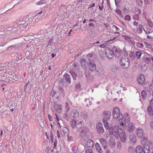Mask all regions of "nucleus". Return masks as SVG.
I'll list each match as a JSON object with an SVG mask.
<instances>
[{
	"label": "nucleus",
	"mask_w": 153,
	"mask_h": 153,
	"mask_svg": "<svg viewBox=\"0 0 153 153\" xmlns=\"http://www.w3.org/2000/svg\"><path fill=\"white\" fill-rule=\"evenodd\" d=\"M113 29H115V30L117 31H119V28L117 27L115 25H114L113 26Z\"/></svg>",
	"instance_id": "nucleus-57"
},
{
	"label": "nucleus",
	"mask_w": 153,
	"mask_h": 153,
	"mask_svg": "<svg viewBox=\"0 0 153 153\" xmlns=\"http://www.w3.org/2000/svg\"><path fill=\"white\" fill-rule=\"evenodd\" d=\"M121 119H123L124 120H126L127 121H130V116L127 113H125L123 117Z\"/></svg>",
	"instance_id": "nucleus-24"
},
{
	"label": "nucleus",
	"mask_w": 153,
	"mask_h": 153,
	"mask_svg": "<svg viewBox=\"0 0 153 153\" xmlns=\"http://www.w3.org/2000/svg\"><path fill=\"white\" fill-rule=\"evenodd\" d=\"M130 141L133 144L135 143L137 141L136 136L133 135H131L130 137Z\"/></svg>",
	"instance_id": "nucleus-25"
},
{
	"label": "nucleus",
	"mask_w": 153,
	"mask_h": 153,
	"mask_svg": "<svg viewBox=\"0 0 153 153\" xmlns=\"http://www.w3.org/2000/svg\"><path fill=\"white\" fill-rule=\"evenodd\" d=\"M96 127L97 130L99 133H102L104 132V130L102 123H98L96 126Z\"/></svg>",
	"instance_id": "nucleus-15"
},
{
	"label": "nucleus",
	"mask_w": 153,
	"mask_h": 153,
	"mask_svg": "<svg viewBox=\"0 0 153 153\" xmlns=\"http://www.w3.org/2000/svg\"><path fill=\"white\" fill-rule=\"evenodd\" d=\"M58 89L62 93V95L63 97H64L65 96V94L64 92H63L64 89L62 87H58Z\"/></svg>",
	"instance_id": "nucleus-41"
},
{
	"label": "nucleus",
	"mask_w": 153,
	"mask_h": 153,
	"mask_svg": "<svg viewBox=\"0 0 153 153\" xmlns=\"http://www.w3.org/2000/svg\"><path fill=\"white\" fill-rule=\"evenodd\" d=\"M89 25L90 27H93L95 26V25H94V24L92 23H90L89 24Z\"/></svg>",
	"instance_id": "nucleus-63"
},
{
	"label": "nucleus",
	"mask_w": 153,
	"mask_h": 153,
	"mask_svg": "<svg viewBox=\"0 0 153 153\" xmlns=\"http://www.w3.org/2000/svg\"><path fill=\"white\" fill-rule=\"evenodd\" d=\"M61 135L62 136L66 135H68L69 133V130L68 129L65 127H63L61 129V130L60 131Z\"/></svg>",
	"instance_id": "nucleus-17"
},
{
	"label": "nucleus",
	"mask_w": 153,
	"mask_h": 153,
	"mask_svg": "<svg viewBox=\"0 0 153 153\" xmlns=\"http://www.w3.org/2000/svg\"><path fill=\"white\" fill-rule=\"evenodd\" d=\"M144 44L146 48H150L151 47V45L147 43L146 42H144Z\"/></svg>",
	"instance_id": "nucleus-45"
},
{
	"label": "nucleus",
	"mask_w": 153,
	"mask_h": 153,
	"mask_svg": "<svg viewBox=\"0 0 153 153\" xmlns=\"http://www.w3.org/2000/svg\"><path fill=\"white\" fill-rule=\"evenodd\" d=\"M135 54L137 58L139 59L142 53L141 52L137 51L135 52Z\"/></svg>",
	"instance_id": "nucleus-39"
},
{
	"label": "nucleus",
	"mask_w": 153,
	"mask_h": 153,
	"mask_svg": "<svg viewBox=\"0 0 153 153\" xmlns=\"http://www.w3.org/2000/svg\"><path fill=\"white\" fill-rule=\"evenodd\" d=\"M121 66L124 68H127L129 66L130 62L127 58H122L120 59Z\"/></svg>",
	"instance_id": "nucleus-3"
},
{
	"label": "nucleus",
	"mask_w": 153,
	"mask_h": 153,
	"mask_svg": "<svg viewBox=\"0 0 153 153\" xmlns=\"http://www.w3.org/2000/svg\"><path fill=\"white\" fill-rule=\"evenodd\" d=\"M85 153H93L91 149H86L85 151Z\"/></svg>",
	"instance_id": "nucleus-49"
},
{
	"label": "nucleus",
	"mask_w": 153,
	"mask_h": 153,
	"mask_svg": "<svg viewBox=\"0 0 153 153\" xmlns=\"http://www.w3.org/2000/svg\"><path fill=\"white\" fill-rule=\"evenodd\" d=\"M150 125L151 127L153 128V121H151L150 123Z\"/></svg>",
	"instance_id": "nucleus-60"
},
{
	"label": "nucleus",
	"mask_w": 153,
	"mask_h": 153,
	"mask_svg": "<svg viewBox=\"0 0 153 153\" xmlns=\"http://www.w3.org/2000/svg\"><path fill=\"white\" fill-rule=\"evenodd\" d=\"M108 120H107V119H103L102 120V122L103 123L104 126L106 130L108 129L109 127L108 126V123L107 121Z\"/></svg>",
	"instance_id": "nucleus-27"
},
{
	"label": "nucleus",
	"mask_w": 153,
	"mask_h": 153,
	"mask_svg": "<svg viewBox=\"0 0 153 153\" xmlns=\"http://www.w3.org/2000/svg\"><path fill=\"white\" fill-rule=\"evenodd\" d=\"M113 51L116 57H118L121 54V50L115 46L113 47Z\"/></svg>",
	"instance_id": "nucleus-11"
},
{
	"label": "nucleus",
	"mask_w": 153,
	"mask_h": 153,
	"mask_svg": "<svg viewBox=\"0 0 153 153\" xmlns=\"http://www.w3.org/2000/svg\"><path fill=\"white\" fill-rule=\"evenodd\" d=\"M95 54L94 53H91L88 54L87 55V57L88 59H91L93 58Z\"/></svg>",
	"instance_id": "nucleus-38"
},
{
	"label": "nucleus",
	"mask_w": 153,
	"mask_h": 153,
	"mask_svg": "<svg viewBox=\"0 0 153 153\" xmlns=\"http://www.w3.org/2000/svg\"><path fill=\"white\" fill-rule=\"evenodd\" d=\"M105 54L106 56L109 59L112 58L114 56V52L111 49L107 48L105 50Z\"/></svg>",
	"instance_id": "nucleus-6"
},
{
	"label": "nucleus",
	"mask_w": 153,
	"mask_h": 153,
	"mask_svg": "<svg viewBox=\"0 0 153 153\" xmlns=\"http://www.w3.org/2000/svg\"><path fill=\"white\" fill-rule=\"evenodd\" d=\"M147 34H149L152 32V30L151 29H148L147 28L146 30H144Z\"/></svg>",
	"instance_id": "nucleus-42"
},
{
	"label": "nucleus",
	"mask_w": 153,
	"mask_h": 153,
	"mask_svg": "<svg viewBox=\"0 0 153 153\" xmlns=\"http://www.w3.org/2000/svg\"><path fill=\"white\" fill-rule=\"evenodd\" d=\"M136 3L140 7L143 5V0H136Z\"/></svg>",
	"instance_id": "nucleus-37"
},
{
	"label": "nucleus",
	"mask_w": 153,
	"mask_h": 153,
	"mask_svg": "<svg viewBox=\"0 0 153 153\" xmlns=\"http://www.w3.org/2000/svg\"><path fill=\"white\" fill-rule=\"evenodd\" d=\"M115 3L116 5L117 6V5H119V4L121 3V0H115Z\"/></svg>",
	"instance_id": "nucleus-47"
},
{
	"label": "nucleus",
	"mask_w": 153,
	"mask_h": 153,
	"mask_svg": "<svg viewBox=\"0 0 153 153\" xmlns=\"http://www.w3.org/2000/svg\"><path fill=\"white\" fill-rule=\"evenodd\" d=\"M65 105L66 111L67 112H69L70 110V107L69 106V103L68 102H66L65 104Z\"/></svg>",
	"instance_id": "nucleus-36"
},
{
	"label": "nucleus",
	"mask_w": 153,
	"mask_h": 153,
	"mask_svg": "<svg viewBox=\"0 0 153 153\" xmlns=\"http://www.w3.org/2000/svg\"><path fill=\"white\" fill-rule=\"evenodd\" d=\"M81 64L84 69L88 67V63L86 62V60L85 59H82L80 60Z\"/></svg>",
	"instance_id": "nucleus-22"
},
{
	"label": "nucleus",
	"mask_w": 153,
	"mask_h": 153,
	"mask_svg": "<svg viewBox=\"0 0 153 153\" xmlns=\"http://www.w3.org/2000/svg\"><path fill=\"white\" fill-rule=\"evenodd\" d=\"M67 137V140L68 141H70L72 139V138L71 136H69V134L68 135H66Z\"/></svg>",
	"instance_id": "nucleus-52"
},
{
	"label": "nucleus",
	"mask_w": 153,
	"mask_h": 153,
	"mask_svg": "<svg viewBox=\"0 0 153 153\" xmlns=\"http://www.w3.org/2000/svg\"><path fill=\"white\" fill-rule=\"evenodd\" d=\"M145 151H147L146 148H144V149L140 145L137 146L135 148V152L136 153H143Z\"/></svg>",
	"instance_id": "nucleus-13"
},
{
	"label": "nucleus",
	"mask_w": 153,
	"mask_h": 153,
	"mask_svg": "<svg viewBox=\"0 0 153 153\" xmlns=\"http://www.w3.org/2000/svg\"><path fill=\"white\" fill-rule=\"evenodd\" d=\"M135 128V127L132 123H129L127 126V131L129 132H132L134 131Z\"/></svg>",
	"instance_id": "nucleus-18"
},
{
	"label": "nucleus",
	"mask_w": 153,
	"mask_h": 153,
	"mask_svg": "<svg viewBox=\"0 0 153 153\" xmlns=\"http://www.w3.org/2000/svg\"><path fill=\"white\" fill-rule=\"evenodd\" d=\"M109 144L111 147L114 148L115 147V146L116 145V143L115 140L113 137H111L110 138L109 141Z\"/></svg>",
	"instance_id": "nucleus-23"
},
{
	"label": "nucleus",
	"mask_w": 153,
	"mask_h": 153,
	"mask_svg": "<svg viewBox=\"0 0 153 153\" xmlns=\"http://www.w3.org/2000/svg\"><path fill=\"white\" fill-rule=\"evenodd\" d=\"M100 141L102 144V146L104 149H106L107 148L108 143L105 139L102 138L100 139Z\"/></svg>",
	"instance_id": "nucleus-21"
},
{
	"label": "nucleus",
	"mask_w": 153,
	"mask_h": 153,
	"mask_svg": "<svg viewBox=\"0 0 153 153\" xmlns=\"http://www.w3.org/2000/svg\"><path fill=\"white\" fill-rule=\"evenodd\" d=\"M48 117L49 118V120L50 121H51L53 120L52 117L51 116L50 114H48Z\"/></svg>",
	"instance_id": "nucleus-56"
},
{
	"label": "nucleus",
	"mask_w": 153,
	"mask_h": 153,
	"mask_svg": "<svg viewBox=\"0 0 153 153\" xmlns=\"http://www.w3.org/2000/svg\"><path fill=\"white\" fill-rule=\"evenodd\" d=\"M143 61L147 63H149L151 62V59L149 57H144L143 58Z\"/></svg>",
	"instance_id": "nucleus-31"
},
{
	"label": "nucleus",
	"mask_w": 153,
	"mask_h": 153,
	"mask_svg": "<svg viewBox=\"0 0 153 153\" xmlns=\"http://www.w3.org/2000/svg\"><path fill=\"white\" fill-rule=\"evenodd\" d=\"M110 135H114L115 138L118 137L119 131L117 126H115L114 127L112 125L109 126L108 129Z\"/></svg>",
	"instance_id": "nucleus-1"
},
{
	"label": "nucleus",
	"mask_w": 153,
	"mask_h": 153,
	"mask_svg": "<svg viewBox=\"0 0 153 153\" xmlns=\"http://www.w3.org/2000/svg\"><path fill=\"white\" fill-rule=\"evenodd\" d=\"M136 135L138 138H140L145 135L144 134L143 130L140 128H138L135 131Z\"/></svg>",
	"instance_id": "nucleus-7"
},
{
	"label": "nucleus",
	"mask_w": 153,
	"mask_h": 153,
	"mask_svg": "<svg viewBox=\"0 0 153 153\" xmlns=\"http://www.w3.org/2000/svg\"><path fill=\"white\" fill-rule=\"evenodd\" d=\"M72 151L74 153H77V151L76 149V147H74L72 149Z\"/></svg>",
	"instance_id": "nucleus-53"
},
{
	"label": "nucleus",
	"mask_w": 153,
	"mask_h": 153,
	"mask_svg": "<svg viewBox=\"0 0 153 153\" xmlns=\"http://www.w3.org/2000/svg\"><path fill=\"white\" fill-rule=\"evenodd\" d=\"M122 114L120 113V109L118 107H116L113 108L112 115L114 118L117 119Z\"/></svg>",
	"instance_id": "nucleus-4"
},
{
	"label": "nucleus",
	"mask_w": 153,
	"mask_h": 153,
	"mask_svg": "<svg viewBox=\"0 0 153 153\" xmlns=\"http://www.w3.org/2000/svg\"><path fill=\"white\" fill-rule=\"evenodd\" d=\"M140 138L141 139L140 140V142L141 143L142 145H143V147L145 148H146V150H147L148 152H149L150 150L149 147L146 144V143L148 141V138L147 136L145 135Z\"/></svg>",
	"instance_id": "nucleus-2"
},
{
	"label": "nucleus",
	"mask_w": 153,
	"mask_h": 153,
	"mask_svg": "<svg viewBox=\"0 0 153 153\" xmlns=\"http://www.w3.org/2000/svg\"><path fill=\"white\" fill-rule=\"evenodd\" d=\"M55 115L56 116V120H57V123L58 124V125L59 126V128H61V126L60 125V123L59 122V120H60L61 119H60V117H59L57 115V114L55 113Z\"/></svg>",
	"instance_id": "nucleus-34"
},
{
	"label": "nucleus",
	"mask_w": 153,
	"mask_h": 153,
	"mask_svg": "<svg viewBox=\"0 0 153 153\" xmlns=\"http://www.w3.org/2000/svg\"><path fill=\"white\" fill-rule=\"evenodd\" d=\"M54 107L57 113L59 114L61 113L62 106L60 104L55 102L54 103Z\"/></svg>",
	"instance_id": "nucleus-9"
},
{
	"label": "nucleus",
	"mask_w": 153,
	"mask_h": 153,
	"mask_svg": "<svg viewBox=\"0 0 153 153\" xmlns=\"http://www.w3.org/2000/svg\"><path fill=\"white\" fill-rule=\"evenodd\" d=\"M133 150V148L131 147H129L128 149V152H129L130 151H132Z\"/></svg>",
	"instance_id": "nucleus-61"
},
{
	"label": "nucleus",
	"mask_w": 153,
	"mask_h": 153,
	"mask_svg": "<svg viewBox=\"0 0 153 153\" xmlns=\"http://www.w3.org/2000/svg\"><path fill=\"white\" fill-rule=\"evenodd\" d=\"M57 136L58 137V138H60L61 137V136H61V135H60V133H59V130H58L57 131Z\"/></svg>",
	"instance_id": "nucleus-55"
},
{
	"label": "nucleus",
	"mask_w": 153,
	"mask_h": 153,
	"mask_svg": "<svg viewBox=\"0 0 153 153\" xmlns=\"http://www.w3.org/2000/svg\"><path fill=\"white\" fill-rule=\"evenodd\" d=\"M138 47L139 48H143L144 45L143 44L141 43H138L137 44Z\"/></svg>",
	"instance_id": "nucleus-44"
},
{
	"label": "nucleus",
	"mask_w": 153,
	"mask_h": 153,
	"mask_svg": "<svg viewBox=\"0 0 153 153\" xmlns=\"http://www.w3.org/2000/svg\"><path fill=\"white\" fill-rule=\"evenodd\" d=\"M71 116L74 119L77 118L79 116L78 112L75 109L72 110L71 111Z\"/></svg>",
	"instance_id": "nucleus-20"
},
{
	"label": "nucleus",
	"mask_w": 153,
	"mask_h": 153,
	"mask_svg": "<svg viewBox=\"0 0 153 153\" xmlns=\"http://www.w3.org/2000/svg\"><path fill=\"white\" fill-rule=\"evenodd\" d=\"M118 137H120L121 141L124 143L126 139V135L125 132L122 131L120 132V134H118Z\"/></svg>",
	"instance_id": "nucleus-14"
},
{
	"label": "nucleus",
	"mask_w": 153,
	"mask_h": 153,
	"mask_svg": "<svg viewBox=\"0 0 153 153\" xmlns=\"http://www.w3.org/2000/svg\"><path fill=\"white\" fill-rule=\"evenodd\" d=\"M46 1L45 0H41L36 2V5H39L46 4Z\"/></svg>",
	"instance_id": "nucleus-33"
},
{
	"label": "nucleus",
	"mask_w": 153,
	"mask_h": 153,
	"mask_svg": "<svg viewBox=\"0 0 153 153\" xmlns=\"http://www.w3.org/2000/svg\"><path fill=\"white\" fill-rule=\"evenodd\" d=\"M150 105H153V98L151 100L150 102Z\"/></svg>",
	"instance_id": "nucleus-64"
},
{
	"label": "nucleus",
	"mask_w": 153,
	"mask_h": 153,
	"mask_svg": "<svg viewBox=\"0 0 153 153\" xmlns=\"http://www.w3.org/2000/svg\"><path fill=\"white\" fill-rule=\"evenodd\" d=\"M124 19L126 20L129 21L131 19V17L129 15H126L125 16Z\"/></svg>",
	"instance_id": "nucleus-46"
},
{
	"label": "nucleus",
	"mask_w": 153,
	"mask_h": 153,
	"mask_svg": "<svg viewBox=\"0 0 153 153\" xmlns=\"http://www.w3.org/2000/svg\"><path fill=\"white\" fill-rule=\"evenodd\" d=\"M106 43H103L100 46V47L101 48H104L106 47Z\"/></svg>",
	"instance_id": "nucleus-50"
},
{
	"label": "nucleus",
	"mask_w": 153,
	"mask_h": 153,
	"mask_svg": "<svg viewBox=\"0 0 153 153\" xmlns=\"http://www.w3.org/2000/svg\"><path fill=\"white\" fill-rule=\"evenodd\" d=\"M111 116V112L109 111H105L102 112V116L103 119L110 120Z\"/></svg>",
	"instance_id": "nucleus-10"
},
{
	"label": "nucleus",
	"mask_w": 153,
	"mask_h": 153,
	"mask_svg": "<svg viewBox=\"0 0 153 153\" xmlns=\"http://www.w3.org/2000/svg\"><path fill=\"white\" fill-rule=\"evenodd\" d=\"M56 92L55 90H53L51 92V95L53 98L54 99H57L59 98H58L56 96Z\"/></svg>",
	"instance_id": "nucleus-32"
},
{
	"label": "nucleus",
	"mask_w": 153,
	"mask_h": 153,
	"mask_svg": "<svg viewBox=\"0 0 153 153\" xmlns=\"http://www.w3.org/2000/svg\"><path fill=\"white\" fill-rule=\"evenodd\" d=\"M94 146L93 142L91 139L88 140L85 144V147L87 148L91 149Z\"/></svg>",
	"instance_id": "nucleus-16"
},
{
	"label": "nucleus",
	"mask_w": 153,
	"mask_h": 153,
	"mask_svg": "<svg viewBox=\"0 0 153 153\" xmlns=\"http://www.w3.org/2000/svg\"><path fill=\"white\" fill-rule=\"evenodd\" d=\"M143 29V28L142 26L141 25H139L137 28V31L138 33H141Z\"/></svg>",
	"instance_id": "nucleus-35"
},
{
	"label": "nucleus",
	"mask_w": 153,
	"mask_h": 153,
	"mask_svg": "<svg viewBox=\"0 0 153 153\" xmlns=\"http://www.w3.org/2000/svg\"><path fill=\"white\" fill-rule=\"evenodd\" d=\"M117 146L118 148L120 149L121 146V143L120 142H118L117 143Z\"/></svg>",
	"instance_id": "nucleus-59"
},
{
	"label": "nucleus",
	"mask_w": 153,
	"mask_h": 153,
	"mask_svg": "<svg viewBox=\"0 0 153 153\" xmlns=\"http://www.w3.org/2000/svg\"><path fill=\"white\" fill-rule=\"evenodd\" d=\"M95 148L97 151L100 153H102L103 152L100 147V144L98 143H96L95 144Z\"/></svg>",
	"instance_id": "nucleus-28"
},
{
	"label": "nucleus",
	"mask_w": 153,
	"mask_h": 153,
	"mask_svg": "<svg viewBox=\"0 0 153 153\" xmlns=\"http://www.w3.org/2000/svg\"><path fill=\"white\" fill-rule=\"evenodd\" d=\"M132 23L133 24V25L134 26H136V27H137V26L138 25V23L137 22H136V21H134V22H133Z\"/></svg>",
	"instance_id": "nucleus-51"
},
{
	"label": "nucleus",
	"mask_w": 153,
	"mask_h": 153,
	"mask_svg": "<svg viewBox=\"0 0 153 153\" xmlns=\"http://www.w3.org/2000/svg\"><path fill=\"white\" fill-rule=\"evenodd\" d=\"M95 6V4L94 3H93L91 5H89V6L88 8H91L94 7Z\"/></svg>",
	"instance_id": "nucleus-62"
},
{
	"label": "nucleus",
	"mask_w": 153,
	"mask_h": 153,
	"mask_svg": "<svg viewBox=\"0 0 153 153\" xmlns=\"http://www.w3.org/2000/svg\"><path fill=\"white\" fill-rule=\"evenodd\" d=\"M141 95L143 98L145 99H146V97L147 96L146 94V93L145 91H143L141 92Z\"/></svg>",
	"instance_id": "nucleus-40"
},
{
	"label": "nucleus",
	"mask_w": 153,
	"mask_h": 153,
	"mask_svg": "<svg viewBox=\"0 0 153 153\" xmlns=\"http://www.w3.org/2000/svg\"><path fill=\"white\" fill-rule=\"evenodd\" d=\"M88 67L89 70L91 71H95L96 68V65L94 62H90L88 65Z\"/></svg>",
	"instance_id": "nucleus-19"
},
{
	"label": "nucleus",
	"mask_w": 153,
	"mask_h": 153,
	"mask_svg": "<svg viewBox=\"0 0 153 153\" xmlns=\"http://www.w3.org/2000/svg\"><path fill=\"white\" fill-rule=\"evenodd\" d=\"M137 13L136 14L133 16V18L136 20H138L139 19V16L138 14L140 13L141 11L140 9L137 8Z\"/></svg>",
	"instance_id": "nucleus-26"
},
{
	"label": "nucleus",
	"mask_w": 153,
	"mask_h": 153,
	"mask_svg": "<svg viewBox=\"0 0 153 153\" xmlns=\"http://www.w3.org/2000/svg\"><path fill=\"white\" fill-rule=\"evenodd\" d=\"M83 122L81 120H76L74 122V124H73V123L72 124L71 123L72 126L73 128L76 127L79 128H81L82 126H83Z\"/></svg>",
	"instance_id": "nucleus-8"
},
{
	"label": "nucleus",
	"mask_w": 153,
	"mask_h": 153,
	"mask_svg": "<svg viewBox=\"0 0 153 153\" xmlns=\"http://www.w3.org/2000/svg\"><path fill=\"white\" fill-rule=\"evenodd\" d=\"M118 125V128L121 130H125L126 126L125 120H123V119H120L119 120Z\"/></svg>",
	"instance_id": "nucleus-5"
},
{
	"label": "nucleus",
	"mask_w": 153,
	"mask_h": 153,
	"mask_svg": "<svg viewBox=\"0 0 153 153\" xmlns=\"http://www.w3.org/2000/svg\"><path fill=\"white\" fill-rule=\"evenodd\" d=\"M81 135L82 137H83L84 136L85 137V135H86V131H82L81 132Z\"/></svg>",
	"instance_id": "nucleus-48"
},
{
	"label": "nucleus",
	"mask_w": 153,
	"mask_h": 153,
	"mask_svg": "<svg viewBox=\"0 0 153 153\" xmlns=\"http://www.w3.org/2000/svg\"><path fill=\"white\" fill-rule=\"evenodd\" d=\"M148 112L150 116L153 115V109L149 106L148 107Z\"/></svg>",
	"instance_id": "nucleus-30"
},
{
	"label": "nucleus",
	"mask_w": 153,
	"mask_h": 153,
	"mask_svg": "<svg viewBox=\"0 0 153 153\" xmlns=\"http://www.w3.org/2000/svg\"><path fill=\"white\" fill-rule=\"evenodd\" d=\"M64 77L65 78L67 83L69 84L71 82L70 78L68 74H65L64 75Z\"/></svg>",
	"instance_id": "nucleus-29"
},
{
	"label": "nucleus",
	"mask_w": 153,
	"mask_h": 153,
	"mask_svg": "<svg viewBox=\"0 0 153 153\" xmlns=\"http://www.w3.org/2000/svg\"><path fill=\"white\" fill-rule=\"evenodd\" d=\"M147 38L148 39H153V36L151 35H148L147 36Z\"/></svg>",
	"instance_id": "nucleus-58"
},
{
	"label": "nucleus",
	"mask_w": 153,
	"mask_h": 153,
	"mask_svg": "<svg viewBox=\"0 0 153 153\" xmlns=\"http://www.w3.org/2000/svg\"><path fill=\"white\" fill-rule=\"evenodd\" d=\"M118 69L116 67H114L112 69V72L115 73H117L118 72Z\"/></svg>",
	"instance_id": "nucleus-43"
},
{
	"label": "nucleus",
	"mask_w": 153,
	"mask_h": 153,
	"mask_svg": "<svg viewBox=\"0 0 153 153\" xmlns=\"http://www.w3.org/2000/svg\"><path fill=\"white\" fill-rule=\"evenodd\" d=\"M137 80L139 84H143L145 82V78L144 76L142 74H140L137 77Z\"/></svg>",
	"instance_id": "nucleus-12"
},
{
	"label": "nucleus",
	"mask_w": 153,
	"mask_h": 153,
	"mask_svg": "<svg viewBox=\"0 0 153 153\" xmlns=\"http://www.w3.org/2000/svg\"><path fill=\"white\" fill-rule=\"evenodd\" d=\"M152 0H144L145 3L146 4H148L149 3L151 2Z\"/></svg>",
	"instance_id": "nucleus-54"
}]
</instances>
